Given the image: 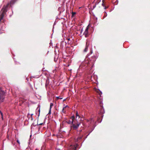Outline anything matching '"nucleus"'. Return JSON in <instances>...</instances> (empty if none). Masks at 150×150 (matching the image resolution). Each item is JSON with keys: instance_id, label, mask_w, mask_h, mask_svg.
I'll return each mask as SVG.
<instances>
[{"instance_id": "4", "label": "nucleus", "mask_w": 150, "mask_h": 150, "mask_svg": "<svg viewBox=\"0 0 150 150\" xmlns=\"http://www.w3.org/2000/svg\"><path fill=\"white\" fill-rule=\"evenodd\" d=\"M5 92L0 88V102H1L4 101L5 98Z\"/></svg>"}, {"instance_id": "2", "label": "nucleus", "mask_w": 150, "mask_h": 150, "mask_svg": "<svg viewBox=\"0 0 150 150\" xmlns=\"http://www.w3.org/2000/svg\"><path fill=\"white\" fill-rule=\"evenodd\" d=\"M96 59V57L93 56L89 58L88 60V62L87 63V65L89 67H91V69L93 67Z\"/></svg>"}, {"instance_id": "6", "label": "nucleus", "mask_w": 150, "mask_h": 150, "mask_svg": "<svg viewBox=\"0 0 150 150\" xmlns=\"http://www.w3.org/2000/svg\"><path fill=\"white\" fill-rule=\"evenodd\" d=\"M88 45H89L88 44V42H86L85 48L83 50V52H87V50H88Z\"/></svg>"}, {"instance_id": "13", "label": "nucleus", "mask_w": 150, "mask_h": 150, "mask_svg": "<svg viewBox=\"0 0 150 150\" xmlns=\"http://www.w3.org/2000/svg\"><path fill=\"white\" fill-rule=\"evenodd\" d=\"M76 117H78L79 118L80 117V116L78 115V112L77 111L76 112Z\"/></svg>"}, {"instance_id": "11", "label": "nucleus", "mask_w": 150, "mask_h": 150, "mask_svg": "<svg viewBox=\"0 0 150 150\" xmlns=\"http://www.w3.org/2000/svg\"><path fill=\"white\" fill-rule=\"evenodd\" d=\"M33 115V114H32L30 115L29 114H28V117H29L30 115L31 120H33V118L32 117V115Z\"/></svg>"}, {"instance_id": "1", "label": "nucleus", "mask_w": 150, "mask_h": 150, "mask_svg": "<svg viewBox=\"0 0 150 150\" xmlns=\"http://www.w3.org/2000/svg\"><path fill=\"white\" fill-rule=\"evenodd\" d=\"M9 5V4H8L6 6H4L2 8L1 12V13L0 15V22H3L4 20L3 18L6 12L7 11V8H8Z\"/></svg>"}, {"instance_id": "21", "label": "nucleus", "mask_w": 150, "mask_h": 150, "mask_svg": "<svg viewBox=\"0 0 150 150\" xmlns=\"http://www.w3.org/2000/svg\"><path fill=\"white\" fill-rule=\"evenodd\" d=\"M69 107L68 105H66V106H65V107H64V108H68Z\"/></svg>"}, {"instance_id": "29", "label": "nucleus", "mask_w": 150, "mask_h": 150, "mask_svg": "<svg viewBox=\"0 0 150 150\" xmlns=\"http://www.w3.org/2000/svg\"><path fill=\"white\" fill-rule=\"evenodd\" d=\"M96 6H93V8H95Z\"/></svg>"}, {"instance_id": "7", "label": "nucleus", "mask_w": 150, "mask_h": 150, "mask_svg": "<svg viewBox=\"0 0 150 150\" xmlns=\"http://www.w3.org/2000/svg\"><path fill=\"white\" fill-rule=\"evenodd\" d=\"M53 106V103H51L50 104V108L49 110V114H50L51 113V109L52 107Z\"/></svg>"}, {"instance_id": "22", "label": "nucleus", "mask_w": 150, "mask_h": 150, "mask_svg": "<svg viewBox=\"0 0 150 150\" xmlns=\"http://www.w3.org/2000/svg\"><path fill=\"white\" fill-rule=\"evenodd\" d=\"M38 125H42L43 124V123H40V124H38Z\"/></svg>"}, {"instance_id": "18", "label": "nucleus", "mask_w": 150, "mask_h": 150, "mask_svg": "<svg viewBox=\"0 0 150 150\" xmlns=\"http://www.w3.org/2000/svg\"><path fill=\"white\" fill-rule=\"evenodd\" d=\"M104 7V9H106L108 7V6H105Z\"/></svg>"}, {"instance_id": "24", "label": "nucleus", "mask_w": 150, "mask_h": 150, "mask_svg": "<svg viewBox=\"0 0 150 150\" xmlns=\"http://www.w3.org/2000/svg\"><path fill=\"white\" fill-rule=\"evenodd\" d=\"M100 93H99V94L100 95H101V94H102V92H101V91H100Z\"/></svg>"}, {"instance_id": "19", "label": "nucleus", "mask_w": 150, "mask_h": 150, "mask_svg": "<svg viewBox=\"0 0 150 150\" xmlns=\"http://www.w3.org/2000/svg\"><path fill=\"white\" fill-rule=\"evenodd\" d=\"M0 113L1 114V115L2 116V117L3 113H2L1 112V111H0Z\"/></svg>"}, {"instance_id": "12", "label": "nucleus", "mask_w": 150, "mask_h": 150, "mask_svg": "<svg viewBox=\"0 0 150 150\" xmlns=\"http://www.w3.org/2000/svg\"><path fill=\"white\" fill-rule=\"evenodd\" d=\"M17 0H12L10 2V4H13L15 1H16Z\"/></svg>"}, {"instance_id": "20", "label": "nucleus", "mask_w": 150, "mask_h": 150, "mask_svg": "<svg viewBox=\"0 0 150 150\" xmlns=\"http://www.w3.org/2000/svg\"><path fill=\"white\" fill-rule=\"evenodd\" d=\"M17 142L19 144H20V142L18 140H17Z\"/></svg>"}, {"instance_id": "8", "label": "nucleus", "mask_w": 150, "mask_h": 150, "mask_svg": "<svg viewBox=\"0 0 150 150\" xmlns=\"http://www.w3.org/2000/svg\"><path fill=\"white\" fill-rule=\"evenodd\" d=\"M74 122L73 121H71L70 120H68L67 121V122L69 124H72H72L74 123Z\"/></svg>"}, {"instance_id": "17", "label": "nucleus", "mask_w": 150, "mask_h": 150, "mask_svg": "<svg viewBox=\"0 0 150 150\" xmlns=\"http://www.w3.org/2000/svg\"><path fill=\"white\" fill-rule=\"evenodd\" d=\"M102 2H103V3L102 4V5L104 7L105 6V4L104 3V0H103Z\"/></svg>"}, {"instance_id": "9", "label": "nucleus", "mask_w": 150, "mask_h": 150, "mask_svg": "<svg viewBox=\"0 0 150 150\" xmlns=\"http://www.w3.org/2000/svg\"><path fill=\"white\" fill-rule=\"evenodd\" d=\"M83 35L86 37H87L88 36V31H85L83 33Z\"/></svg>"}, {"instance_id": "31", "label": "nucleus", "mask_w": 150, "mask_h": 150, "mask_svg": "<svg viewBox=\"0 0 150 150\" xmlns=\"http://www.w3.org/2000/svg\"><path fill=\"white\" fill-rule=\"evenodd\" d=\"M35 150H38L37 149H36Z\"/></svg>"}, {"instance_id": "10", "label": "nucleus", "mask_w": 150, "mask_h": 150, "mask_svg": "<svg viewBox=\"0 0 150 150\" xmlns=\"http://www.w3.org/2000/svg\"><path fill=\"white\" fill-rule=\"evenodd\" d=\"M62 112L64 113H66V109L64 107L63 108V109L62 110Z\"/></svg>"}, {"instance_id": "16", "label": "nucleus", "mask_w": 150, "mask_h": 150, "mask_svg": "<svg viewBox=\"0 0 150 150\" xmlns=\"http://www.w3.org/2000/svg\"><path fill=\"white\" fill-rule=\"evenodd\" d=\"M71 119H72V121H74V120L75 119V117L74 116H72L71 117Z\"/></svg>"}, {"instance_id": "14", "label": "nucleus", "mask_w": 150, "mask_h": 150, "mask_svg": "<svg viewBox=\"0 0 150 150\" xmlns=\"http://www.w3.org/2000/svg\"><path fill=\"white\" fill-rule=\"evenodd\" d=\"M76 12H72V15H71V17H73L74 15L76 14Z\"/></svg>"}, {"instance_id": "27", "label": "nucleus", "mask_w": 150, "mask_h": 150, "mask_svg": "<svg viewBox=\"0 0 150 150\" xmlns=\"http://www.w3.org/2000/svg\"><path fill=\"white\" fill-rule=\"evenodd\" d=\"M90 53L91 54L92 53V51L90 52Z\"/></svg>"}, {"instance_id": "25", "label": "nucleus", "mask_w": 150, "mask_h": 150, "mask_svg": "<svg viewBox=\"0 0 150 150\" xmlns=\"http://www.w3.org/2000/svg\"><path fill=\"white\" fill-rule=\"evenodd\" d=\"M67 40H68V41H70V38H68Z\"/></svg>"}, {"instance_id": "3", "label": "nucleus", "mask_w": 150, "mask_h": 150, "mask_svg": "<svg viewBox=\"0 0 150 150\" xmlns=\"http://www.w3.org/2000/svg\"><path fill=\"white\" fill-rule=\"evenodd\" d=\"M80 125V122H74L72 125H71L70 126L71 129H72L74 130H76L78 129Z\"/></svg>"}, {"instance_id": "5", "label": "nucleus", "mask_w": 150, "mask_h": 150, "mask_svg": "<svg viewBox=\"0 0 150 150\" xmlns=\"http://www.w3.org/2000/svg\"><path fill=\"white\" fill-rule=\"evenodd\" d=\"M77 146V145H71L69 147V149L70 150H76Z\"/></svg>"}, {"instance_id": "15", "label": "nucleus", "mask_w": 150, "mask_h": 150, "mask_svg": "<svg viewBox=\"0 0 150 150\" xmlns=\"http://www.w3.org/2000/svg\"><path fill=\"white\" fill-rule=\"evenodd\" d=\"M89 25H88L87 27L86 28V30H85V31H88V29H89Z\"/></svg>"}, {"instance_id": "28", "label": "nucleus", "mask_w": 150, "mask_h": 150, "mask_svg": "<svg viewBox=\"0 0 150 150\" xmlns=\"http://www.w3.org/2000/svg\"><path fill=\"white\" fill-rule=\"evenodd\" d=\"M2 33H3V32H0V34H1Z\"/></svg>"}, {"instance_id": "26", "label": "nucleus", "mask_w": 150, "mask_h": 150, "mask_svg": "<svg viewBox=\"0 0 150 150\" xmlns=\"http://www.w3.org/2000/svg\"><path fill=\"white\" fill-rule=\"evenodd\" d=\"M83 31V30L82 29L81 30V33H82V32Z\"/></svg>"}, {"instance_id": "30", "label": "nucleus", "mask_w": 150, "mask_h": 150, "mask_svg": "<svg viewBox=\"0 0 150 150\" xmlns=\"http://www.w3.org/2000/svg\"><path fill=\"white\" fill-rule=\"evenodd\" d=\"M39 111L40 112V109H39Z\"/></svg>"}, {"instance_id": "23", "label": "nucleus", "mask_w": 150, "mask_h": 150, "mask_svg": "<svg viewBox=\"0 0 150 150\" xmlns=\"http://www.w3.org/2000/svg\"><path fill=\"white\" fill-rule=\"evenodd\" d=\"M81 138H82L81 137H78V139H81Z\"/></svg>"}]
</instances>
